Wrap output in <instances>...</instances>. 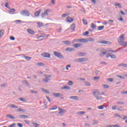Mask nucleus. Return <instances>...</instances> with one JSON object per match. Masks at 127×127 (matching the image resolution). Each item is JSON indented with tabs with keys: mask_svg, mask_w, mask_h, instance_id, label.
Listing matches in <instances>:
<instances>
[{
	"mask_svg": "<svg viewBox=\"0 0 127 127\" xmlns=\"http://www.w3.org/2000/svg\"><path fill=\"white\" fill-rule=\"evenodd\" d=\"M93 95L98 101L100 100H103V97L100 96V91H99V90H94V91L93 93Z\"/></svg>",
	"mask_w": 127,
	"mask_h": 127,
	"instance_id": "obj_1",
	"label": "nucleus"
},
{
	"mask_svg": "<svg viewBox=\"0 0 127 127\" xmlns=\"http://www.w3.org/2000/svg\"><path fill=\"white\" fill-rule=\"evenodd\" d=\"M53 53L56 57H58V58L60 59H64V57L62 55V54L60 53L59 52L54 51Z\"/></svg>",
	"mask_w": 127,
	"mask_h": 127,
	"instance_id": "obj_2",
	"label": "nucleus"
},
{
	"mask_svg": "<svg viewBox=\"0 0 127 127\" xmlns=\"http://www.w3.org/2000/svg\"><path fill=\"white\" fill-rule=\"evenodd\" d=\"M53 53L56 57H58V58L60 59H64V57L62 55V54L60 53L59 52L54 51Z\"/></svg>",
	"mask_w": 127,
	"mask_h": 127,
	"instance_id": "obj_3",
	"label": "nucleus"
},
{
	"mask_svg": "<svg viewBox=\"0 0 127 127\" xmlns=\"http://www.w3.org/2000/svg\"><path fill=\"white\" fill-rule=\"evenodd\" d=\"M125 39V34H123L119 37L118 40V43L121 45L124 42Z\"/></svg>",
	"mask_w": 127,
	"mask_h": 127,
	"instance_id": "obj_4",
	"label": "nucleus"
},
{
	"mask_svg": "<svg viewBox=\"0 0 127 127\" xmlns=\"http://www.w3.org/2000/svg\"><path fill=\"white\" fill-rule=\"evenodd\" d=\"M20 14L24 16H29L30 15V13L28 10H24L20 11Z\"/></svg>",
	"mask_w": 127,
	"mask_h": 127,
	"instance_id": "obj_5",
	"label": "nucleus"
},
{
	"mask_svg": "<svg viewBox=\"0 0 127 127\" xmlns=\"http://www.w3.org/2000/svg\"><path fill=\"white\" fill-rule=\"evenodd\" d=\"M73 42H82V43H88V41L84 39H77L73 40Z\"/></svg>",
	"mask_w": 127,
	"mask_h": 127,
	"instance_id": "obj_6",
	"label": "nucleus"
},
{
	"mask_svg": "<svg viewBox=\"0 0 127 127\" xmlns=\"http://www.w3.org/2000/svg\"><path fill=\"white\" fill-rule=\"evenodd\" d=\"M50 11H51V10H50V9H48L44 12H42L41 14L42 18H44L46 15H49V14H48V12H50Z\"/></svg>",
	"mask_w": 127,
	"mask_h": 127,
	"instance_id": "obj_7",
	"label": "nucleus"
},
{
	"mask_svg": "<svg viewBox=\"0 0 127 127\" xmlns=\"http://www.w3.org/2000/svg\"><path fill=\"white\" fill-rule=\"evenodd\" d=\"M59 111L60 112H58V114L60 115L61 116H63L64 113H66V112H67L66 110L60 108H59Z\"/></svg>",
	"mask_w": 127,
	"mask_h": 127,
	"instance_id": "obj_8",
	"label": "nucleus"
},
{
	"mask_svg": "<svg viewBox=\"0 0 127 127\" xmlns=\"http://www.w3.org/2000/svg\"><path fill=\"white\" fill-rule=\"evenodd\" d=\"M41 56L44 58H50L51 55L48 53H44L41 54Z\"/></svg>",
	"mask_w": 127,
	"mask_h": 127,
	"instance_id": "obj_9",
	"label": "nucleus"
},
{
	"mask_svg": "<svg viewBox=\"0 0 127 127\" xmlns=\"http://www.w3.org/2000/svg\"><path fill=\"white\" fill-rule=\"evenodd\" d=\"M22 83L24 86L25 87H29L30 86V83L27 81L26 80H24L22 81Z\"/></svg>",
	"mask_w": 127,
	"mask_h": 127,
	"instance_id": "obj_10",
	"label": "nucleus"
},
{
	"mask_svg": "<svg viewBox=\"0 0 127 127\" xmlns=\"http://www.w3.org/2000/svg\"><path fill=\"white\" fill-rule=\"evenodd\" d=\"M98 43H100L101 44H108V45L112 44L111 42L107 41H105V40H102L101 41L98 42Z\"/></svg>",
	"mask_w": 127,
	"mask_h": 127,
	"instance_id": "obj_11",
	"label": "nucleus"
},
{
	"mask_svg": "<svg viewBox=\"0 0 127 127\" xmlns=\"http://www.w3.org/2000/svg\"><path fill=\"white\" fill-rule=\"evenodd\" d=\"M27 31L28 32V33L31 34L32 35H34L35 33V32H34V30L31 29H27Z\"/></svg>",
	"mask_w": 127,
	"mask_h": 127,
	"instance_id": "obj_12",
	"label": "nucleus"
},
{
	"mask_svg": "<svg viewBox=\"0 0 127 127\" xmlns=\"http://www.w3.org/2000/svg\"><path fill=\"white\" fill-rule=\"evenodd\" d=\"M53 96L55 98H58V97H62V96H63V94H62V93H54Z\"/></svg>",
	"mask_w": 127,
	"mask_h": 127,
	"instance_id": "obj_13",
	"label": "nucleus"
},
{
	"mask_svg": "<svg viewBox=\"0 0 127 127\" xmlns=\"http://www.w3.org/2000/svg\"><path fill=\"white\" fill-rule=\"evenodd\" d=\"M69 98L71 100H74L75 101L79 100V97L77 96H71Z\"/></svg>",
	"mask_w": 127,
	"mask_h": 127,
	"instance_id": "obj_14",
	"label": "nucleus"
},
{
	"mask_svg": "<svg viewBox=\"0 0 127 127\" xmlns=\"http://www.w3.org/2000/svg\"><path fill=\"white\" fill-rule=\"evenodd\" d=\"M82 45H83L81 43H76V44H73V46L74 48H78V47H81Z\"/></svg>",
	"mask_w": 127,
	"mask_h": 127,
	"instance_id": "obj_15",
	"label": "nucleus"
},
{
	"mask_svg": "<svg viewBox=\"0 0 127 127\" xmlns=\"http://www.w3.org/2000/svg\"><path fill=\"white\" fill-rule=\"evenodd\" d=\"M6 117L7 118H9L11 120H15V117H14L11 114H8L6 115Z\"/></svg>",
	"mask_w": 127,
	"mask_h": 127,
	"instance_id": "obj_16",
	"label": "nucleus"
},
{
	"mask_svg": "<svg viewBox=\"0 0 127 127\" xmlns=\"http://www.w3.org/2000/svg\"><path fill=\"white\" fill-rule=\"evenodd\" d=\"M41 12V9H40L39 11H37L36 12L34 13L35 16H39V14H40V13Z\"/></svg>",
	"mask_w": 127,
	"mask_h": 127,
	"instance_id": "obj_17",
	"label": "nucleus"
},
{
	"mask_svg": "<svg viewBox=\"0 0 127 127\" xmlns=\"http://www.w3.org/2000/svg\"><path fill=\"white\" fill-rule=\"evenodd\" d=\"M75 28H76V26L74 23H72L70 26V29L72 31H75Z\"/></svg>",
	"mask_w": 127,
	"mask_h": 127,
	"instance_id": "obj_18",
	"label": "nucleus"
},
{
	"mask_svg": "<svg viewBox=\"0 0 127 127\" xmlns=\"http://www.w3.org/2000/svg\"><path fill=\"white\" fill-rule=\"evenodd\" d=\"M119 67H123L124 68H127V64H120L118 65Z\"/></svg>",
	"mask_w": 127,
	"mask_h": 127,
	"instance_id": "obj_19",
	"label": "nucleus"
},
{
	"mask_svg": "<svg viewBox=\"0 0 127 127\" xmlns=\"http://www.w3.org/2000/svg\"><path fill=\"white\" fill-rule=\"evenodd\" d=\"M41 90H42V92H44V93H46V94H50L49 90H48V89L42 88Z\"/></svg>",
	"mask_w": 127,
	"mask_h": 127,
	"instance_id": "obj_20",
	"label": "nucleus"
},
{
	"mask_svg": "<svg viewBox=\"0 0 127 127\" xmlns=\"http://www.w3.org/2000/svg\"><path fill=\"white\" fill-rule=\"evenodd\" d=\"M75 49L72 48H67L65 49V51H67L68 52H71V51H74Z\"/></svg>",
	"mask_w": 127,
	"mask_h": 127,
	"instance_id": "obj_21",
	"label": "nucleus"
},
{
	"mask_svg": "<svg viewBox=\"0 0 127 127\" xmlns=\"http://www.w3.org/2000/svg\"><path fill=\"white\" fill-rule=\"evenodd\" d=\"M20 119L28 118V116L26 115H21L19 116Z\"/></svg>",
	"mask_w": 127,
	"mask_h": 127,
	"instance_id": "obj_22",
	"label": "nucleus"
},
{
	"mask_svg": "<svg viewBox=\"0 0 127 127\" xmlns=\"http://www.w3.org/2000/svg\"><path fill=\"white\" fill-rule=\"evenodd\" d=\"M77 115L78 116H81V115H85L86 112L85 111H79L76 113Z\"/></svg>",
	"mask_w": 127,
	"mask_h": 127,
	"instance_id": "obj_23",
	"label": "nucleus"
},
{
	"mask_svg": "<svg viewBox=\"0 0 127 127\" xmlns=\"http://www.w3.org/2000/svg\"><path fill=\"white\" fill-rule=\"evenodd\" d=\"M51 79H49V78H47L46 77H45V78H43V81L44 82V83H48V82H49V81H51Z\"/></svg>",
	"mask_w": 127,
	"mask_h": 127,
	"instance_id": "obj_24",
	"label": "nucleus"
},
{
	"mask_svg": "<svg viewBox=\"0 0 127 127\" xmlns=\"http://www.w3.org/2000/svg\"><path fill=\"white\" fill-rule=\"evenodd\" d=\"M87 42H94L95 41V39L93 38H87V40H86Z\"/></svg>",
	"mask_w": 127,
	"mask_h": 127,
	"instance_id": "obj_25",
	"label": "nucleus"
},
{
	"mask_svg": "<svg viewBox=\"0 0 127 127\" xmlns=\"http://www.w3.org/2000/svg\"><path fill=\"white\" fill-rule=\"evenodd\" d=\"M73 18H71V17H67V18H66V21L67 22H72V21H73Z\"/></svg>",
	"mask_w": 127,
	"mask_h": 127,
	"instance_id": "obj_26",
	"label": "nucleus"
},
{
	"mask_svg": "<svg viewBox=\"0 0 127 127\" xmlns=\"http://www.w3.org/2000/svg\"><path fill=\"white\" fill-rule=\"evenodd\" d=\"M32 124L33 125L34 127H40V124H39L38 123H35V121L33 122L32 123Z\"/></svg>",
	"mask_w": 127,
	"mask_h": 127,
	"instance_id": "obj_27",
	"label": "nucleus"
},
{
	"mask_svg": "<svg viewBox=\"0 0 127 127\" xmlns=\"http://www.w3.org/2000/svg\"><path fill=\"white\" fill-rule=\"evenodd\" d=\"M88 60L87 58H80V62H86Z\"/></svg>",
	"mask_w": 127,
	"mask_h": 127,
	"instance_id": "obj_28",
	"label": "nucleus"
},
{
	"mask_svg": "<svg viewBox=\"0 0 127 127\" xmlns=\"http://www.w3.org/2000/svg\"><path fill=\"white\" fill-rule=\"evenodd\" d=\"M63 90H70L71 88L68 86H64V87H62Z\"/></svg>",
	"mask_w": 127,
	"mask_h": 127,
	"instance_id": "obj_29",
	"label": "nucleus"
},
{
	"mask_svg": "<svg viewBox=\"0 0 127 127\" xmlns=\"http://www.w3.org/2000/svg\"><path fill=\"white\" fill-rule=\"evenodd\" d=\"M4 32V30L2 29L0 30V38H1L3 36V33Z\"/></svg>",
	"mask_w": 127,
	"mask_h": 127,
	"instance_id": "obj_30",
	"label": "nucleus"
},
{
	"mask_svg": "<svg viewBox=\"0 0 127 127\" xmlns=\"http://www.w3.org/2000/svg\"><path fill=\"white\" fill-rule=\"evenodd\" d=\"M92 122V125H98L99 124V121L97 120H93Z\"/></svg>",
	"mask_w": 127,
	"mask_h": 127,
	"instance_id": "obj_31",
	"label": "nucleus"
},
{
	"mask_svg": "<svg viewBox=\"0 0 127 127\" xmlns=\"http://www.w3.org/2000/svg\"><path fill=\"white\" fill-rule=\"evenodd\" d=\"M63 43L66 44V45H70V41H63Z\"/></svg>",
	"mask_w": 127,
	"mask_h": 127,
	"instance_id": "obj_32",
	"label": "nucleus"
},
{
	"mask_svg": "<svg viewBox=\"0 0 127 127\" xmlns=\"http://www.w3.org/2000/svg\"><path fill=\"white\" fill-rule=\"evenodd\" d=\"M7 106H8V107H10V108H16V109L18 108V107H17L13 104L8 105Z\"/></svg>",
	"mask_w": 127,
	"mask_h": 127,
	"instance_id": "obj_33",
	"label": "nucleus"
},
{
	"mask_svg": "<svg viewBox=\"0 0 127 127\" xmlns=\"http://www.w3.org/2000/svg\"><path fill=\"white\" fill-rule=\"evenodd\" d=\"M117 77L119 78V79H122V80H125V78L124 76H121L120 75H117Z\"/></svg>",
	"mask_w": 127,
	"mask_h": 127,
	"instance_id": "obj_34",
	"label": "nucleus"
},
{
	"mask_svg": "<svg viewBox=\"0 0 127 127\" xmlns=\"http://www.w3.org/2000/svg\"><path fill=\"white\" fill-rule=\"evenodd\" d=\"M85 54H87L85 53H78V55H79V56L83 57L85 56Z\"/></svg>",
	"mask_w": 127,
	"mask_h": 127,
	"instance_id": "obj_35",
	"label": "nucleus"
},
{
	"mask_svg": "<svg viewBox=\"0 0 127 127\" xmlns=\"http://www.w3.org/2000/svg\"><path fill=\"white\" fill-rule=\"evenodd\" d=\"M18 111L21 112L22 113H25V112H26V110H25V109H22L21 108H19V109H18Z\"/></svg>",
	"mask_w": 127,
	"mask_h": 127,
	"instance_id": "obj_36",
	"label": "nucleus"
},
{
	"mask_svg": "<svg viewBox=\"0 0 127 127\" xmlns=\"http://www.w3.org/2000/svg\"><path fill=\"white\" fill-rule=\"evenodd\" d=\"M37 65V66H45V64L43 63H38Z\"/></svg>",
	"mask_w": 127,
	"mask_h": 127,
	"instance_id": "obj_37",
	"label": "nucleus"
},
{
	"mask_svg": "<svg viewBox=\"0 0 127 127\" xmlns=\"http://www.w3.org/2000/svg\"><path fill=\"white\" fill-rule=\"evenodd\" d=\"M105 28V26H100L98 27V30H103Z\"/></svg>",
	"mask_w": 127,
	"mask_h": 127,
	"instance_id": "obj_38",
	"label": "nucleus"
},
{
	"mask_svg": "<svg viewBox=\"0 0 127 127\" xmlns=\"http://www.w3.org/2000/svg\"><path fill=\"white\" fill-rule=\"evenodd\" d=\"M24 58L27 60V61H29L30 59H32V58L29 57H26V56H24Z\"/></svg>",
	"mask_w": 127,
	"mask_h": 127,
	"instance_id": "obj_39",
	"label": "nucleus"
},
{
	"mask_svg": "<svg viewBox=\"0 0 127 127\" xmlns=\"http://www.w3.org/2000/svg\"><path fill=\"white\" fill-rule=\"evenodd\" d=\"M91 28H92V29H96V28H97V26H96L95 24H94L92 23L91 24Z\"/></svg>",
	"mask_w": 127,
	"mask_h": 127,
	"instance_id": "obj_40",
	"label": "nucleus"
},
{
	"mask_svg": "<svg viewBox=\"0 0 127 127\" xmlns=\"http://www.w3.org/2000/svg\"><path fill=\"white\" fill-rule=\"evenodd\" d=\"M110 57L112 59H116V55L113 54H110Z\"/></svg>",
	"mask_w": 127,
	"mask_h": 127,
	"instance_id": "obj_41",
	"label": "nucleus"
},
{
	"mask_svg": "<svg viewBox=\"0 0 127 127\" xmlns=\"http://www.w3.org/2000/svg\"><path fill=\"white\" fill-rule=\"evenodd\" d=\"M120 45H121V46H123V45L124 46H127V41H124L123 43H122Z\"/></svg>",
	"mask_w": 127,
	"mask_h": 127,
	"instance_id": "obj_42",
	"label": "nucleus"
},
{
	"mask_svg": "<svg viewBox=\"0 0 127 127\" xmlns=\"http://www.w3.org/2000/svg\"><path fill=\"white\" fill-rule=\"evenodd\" d=\"M37 24L39 27H42V26H43V23L41 22H38Z\"/></svg>",
	"mask_w": 127,
	"mask_h": 127,
	"instance_id": "obj_43",
	"label": "nucleus"
},
{
	"mask_svg": "<svg viewBox=\"0 0 127 127\" xmlns=\"http://www.w3.org/2000/svg\"><path fill=\"white\" fill-rule=\"evenodd\" d=\"M84 84H85V86H87L88 87L91 86L90 82H89L88 81H85Z\"/></svg>",
	"mask_w": 127,
	"mask_h": 127,
	"instance_id": "obj_44",
	"label": "nucleus"
},
{
	"mask_svg": "<svg viewBox=\"0 0 127 127\" xmlns=\"http://www.w3.org/2000/svg\"><path fill=\"white\" fill-rule=\"evenodd\" d=\"M103 86L105 89H109V87H110V85L108 84H103Z\"/></svg>",
	"mask_w": 127,
	"mask_h": 127,
	"instance_id": "obj_45",
	"label": "nucleus"
},
{
	"mask_svg": "<svg viewBox=\"0 0 127 127\" xmlns=\"http://www.w3.org/2000/svg\"><path fill=\"white\" fill-rule=\"evenodd\" d=\"M44 77L45 78H47V79H49V78H51L52 76L51 75H48V74H45Z\"/></svg>",
	"mask_w": 127,
	"mask_h": 127,
	"instance_id": "obj_46",
	"label": "nucleus"
},
{
	"mask_svg": "<svg viewBox=\"0 0 127 127\" xmlns=\"http://www.w3.org/2000/svg\"><path fill=\"white\" fill-rule=\"evenodd\" d=\"M115 6H118L119 8H122V5L121 3H115Z\"/></svg>",
	"mask_w": 127,
	"mask_h": 127,
	"instance_id": "obj_47",
	"label": "nucleus"
},
{
	"mask_svg": "<svg viewBox=\"0 0 127 127\" xmlns=\"http://www.w3.org/2000/svg\"><path fill=\"white\" fill-rule=\"evenodd\" d=\"M68 86H72V85H73V84H74V83L73 82V81L70 80L68 82Z\"/></svg>",
	"mask_w": 127,
	"mask_h": 127,
	"instance_id": "obj_48",
	"label": "nucleus"
},
{
	"mask_svg": "<svg viewBox=\"0 0 127 127\" xmlns=\"http://www.w3.org/2000/svg\"><path fill=\"white\" fill-rule=\"evenodd\" d=\"M9 12H12V13L15 12V9H14V8L10 9L9 10Z\"/></svg>",
	"mask_w": 127,
	"mask_h": 127,
	"instance_id": "obj_49",
	"label": "nucleus"
},
{
	"mask_svg": "<svg viewBox=\"0 0 127 127\" xmlns=\"http://www.w3.org/2000/svg\"><path fill=\"white\" fill-rule=\"evenodd\" d=\"M115 118H120V119H122V116H121V115H119V114H115L114 115Z\"/></svg>",
	"mask_w": 127,
	"mask_h": 127,
	"instance_id": "obj_50",
	"label": "nucleus"
},
{
	"mask_svg": "<svg viewBox=\"0 0 127 127\" xmlns=\"http://www.w3.org/2000/svg\"><path fill=\"white\" fill-rule=\"evenodd\" d=\"M31 93L32 94H38V92L37 91L33 90H31Z\"/></svg>",
	"mask_w": 127,
	"mask_h": 127,
	"instance_id": "obj_51",
	"label": "nucleus"
},
{
	"mask_svg": "<svg viewBox=\"0 0 127 127\" xmlns=\"http://www.w3.org/2000/svg\"><path fill=\"white\" fill-rule=\"evenodd\" d=\"M93 79L96 81L97 80H100V77L99 76H95L93 77Z\"/></svg>",
	"mask_w": 127,
	"mask_h": 127,
	"instance_id": "obj_52",
	"label": "nucleus"
},
{
	"mask_svg": "<svg viewBox=\"0 0 127 127\" xmlns=\"http://www.w3.org/2000/svg\"><path fill=\"white\" fill-rule=\"evenodd\" d=\"M104 107H105V105H101L98 107V109L99 110H103V109H104Z\"/></svg>",
	"mask_w": 127,
	"mask_h": 127,
	"instance_id": "obj_53",
	"label": "nucleus"
},
{
	"mask_svg": "<svg viewBox=\"0 0 127 127\" xmlns=\"http://www.w3.org/2000/svg\"><path fill=\"white\" fill-rule=\"evenodd\" d=\"M82 21H83L84 24H85V25L88 24V22H87V20L86 19H83Z\"/></svg>",
	"mask_w": 127,
	"mask_h": 127,
	"instance_id": "obj_54",
	"label": "nucleus"
},
{
	"mask_svg": "<svg viewBox=\"0 0 127 127\" xmlns=\"http://www.w3.org/2000/svg\"><path fill=\"white\" fill-rule=\"evenodd\" d=\"M22 88V85H19L18 87V91H19V92H22V89H21V88Z\"/></svg>",
	"mask_w": 127,
	"mask_h": 127,
	"instance_id": "obj_55",
	"label": "nucleus"
},
{
	"mask_svg": "<svg viewBox=\"0 0 127 127\" xmlns=\"http://www.w3.org/2000/svg\"><path fill=\"white\" fill-rule=\"evenodd\" d=\"M6 86H7V84H6V83H4L0 85V87H1L2 88L3 87H6Z\"/></svg>",
	"mask_w": 127,
	"mask_h": 127,
	"instance_id": "obj_56",
	"label": "nucleus"
},
{
	"mask_svg": "<svg viewBox=\"0 0 127 127\" xmlns=\"http://www.w3.org/2000/svg\"><path fill=\"white\" fill-rule=\"evenodd\" d=\"M57 109V106H54L53 108L50 109L51 111H53V110H56Z\"/></svg>",
	"mask_w": 127,
	"mask_h": 127,
	"instance_id": "obj_57",
	"label": "nucleus"
},
{
	"mask_svg": "<svg viewBox=\"0 0 127 127\" xmlns=\"http://www.w3.org/2000/svg\"><path fill=\"white\" fill-rule=\"evenodd\" d=\"M88 34H89V32L88 31H86L85 33H83V35L84 36H87V35H88Z\"/></svg>",
	"mask_w": 127,
	"mask_h": 127,
	"instance_id": "obj_58",
	"label": "nucleus"
},
{
	"mask_svg": "<svg viewBox=\"0 0 127 127\" xmlns=\"http://www.w3.org/2000/svg\"><path fill=\"white\" fill-rule=\"evenodd\" d=\"M118 111H120V112H122V111H124V108L120 107L118 108Z\"/></svg>",
	"mask_w": 127,
	"mask_h": 127,
	"instance_id": "obj_59",
	"label": "nucleus"
},
{
	"mask_svg": "<svg viewBox=\"0 0 127 127\" xmlns=\"http://www.w3.org/2000/svg\"><path fill=\"white\" fill-rule=\"evenodd\" d=\"M17 126L18 127H23V125L21 123H17Z\"/></svg>",
	"mask_w": 127,
	"mask_h": 127,
	"instance_id": "obj_60",
	"label": "nucleus"
},
{
	"mask_svg": "<svg viewBox=\"0 0 127 127\" xmlns=\"http://www.w3.org/2000/svg\"><path fill=\"white\" fill-rule=\"evenodd\" d=\"M117 105H125V102H118Z\"/></svg>",
	"mask_w": 127,
	"mask_h": 127,
	"instance_id": "obj_61",
	"label": "nucleus"
},
{
	"mask_svg": "<svg viewBox=\"0 0 127 127\" xmlns=\"http://www.w3.org/2000/svg\"><path fill=\"white\" fill-rule=\"evenodd\" d=\"M67 15H69L68 14H64L62 15V17H63L64 18H65L66 16H67Z\"/></svg>",
	"mask_w": 127,
	"mask_h": 127,
	"instance_id": "obj_62",
	"label": "nucleus"
},
{
	"mask_svg": "<svg viewBox=\"0 0 127 127\" xmlns=\"http://www.w3.org/2000/svg\"><path fill=\"white\" fill-rule=\"evenodd\" d=\"M108 80L109 82H113V81H114V78H108Z\"/></svg>",
	"mask_w": 127,
	"mask_h": 127,
	"instance_id": "obj_63",
	"label": "nucleus"
},
{
	"mask_svg": "<svg viewBox=\"0 0 127 127\" xmlns=\"http://www.w3.org/2000/svg\"><path fill=\"white\" fill-rule=\"evenodd\" d=\"M75 62H78V63H80V59H76L75 60Z\"/></svg>",
	"mask_w": 127,
	"mask_h": 127,
	"instance_id": "obj_64",
	"label": "nucleus"
}]
</instances>
